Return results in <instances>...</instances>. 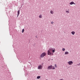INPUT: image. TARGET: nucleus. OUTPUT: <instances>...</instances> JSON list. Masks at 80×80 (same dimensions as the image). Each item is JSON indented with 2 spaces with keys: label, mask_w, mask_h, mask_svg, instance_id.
Returning <instances> with one entry per match:
<instances>
[{
  "label": "nucleus",
  "mask_w": 80,
  "mask_h": 80,
  "mask_svg": "<svg viewBox=\"0 0 80 80\" xmlns=\"http://www.w3.org/2000/svg\"><path fill=\"white\" fill-rule=\"evenodd\" d=\"M71 33L73 35H75V31H72L71 32Z\"/></svg>",
  "instance_id": "0eeeda50"
},
{
  "label": "nucleus",
  "mask_w": 80,
  "mask_h": 80,
  "mask_svg": "<svg viewBox=\"0 0 80 80\" xmlns=\"http://www.w3.org/2000/svg\"><path fill=\"white\" fill-rule=\"evenodd\" d=\"M62 51H65V49L64 48H63L62 49Z\"/></svg>",
  "instance_id": "2eb2a0df"
},
{
  "label": "nucleus",
  "mask_w": 80,
  "mask_h": 80,
  "mask_svg": "<svg viewBox=\"0 0 80 80\" xmlns=\"http://www.w3.org/2000/svg\"><path fill=\"white\" fill-rule=\"evenodd\" d=\"M77 65H78V66H79V65H80V62L79 63V64H77Z\"/></svg>",
  "instance_id": "f3484780"
},
{
  "label": "nucleus",
  "mask_w": 80,
  "mask_h": 80,
  "mask_svg": "<svg viewBox=\"0 0 80 80\" xmlns=\"http://www.w3.org/2000/svg\"><path fill=\"white\" fill-rule=\"evenodd\" d=\"M24 30H25V29H23L22 30V32L23 33V32H24Z\"/></svg>",
  "instance_id": "4468645a"
},
{
  "label": "nucleus",
  "mask_w": 80,
  "mask_h": 80,
  "mask_svg": "<svg viewBox=\"0 0 80 80\" xmlns=\"http://www.w3.org/2000/svg\"><path fill=\"white\" fill-rule=\"evenodd\" d=\"M47 68L48 70H53L55 69V68L54 67V66L52 67V65H51L48 66Z\"/></svg>",
  "instance_id": "f03ea898"
},
{
  "label": "nucleus",
  "mask_w": 80,
  "mask_h": 80,
  "mask_svg": "<svg viewBox=\"0 0 80 80\" xmlns=\"http://www.w3.org/2000/svg\"><path fill=\"white\" fill-rule=\"evenodd\" d=\"M66 13H70V12H69V9H68V11H66Z\"/></svg>",
  "instance_id": "1a4fd4ad"
},
{
  "label": "nucleus",
  "mask_w": 80,
  "mask_h": 80,
  "mask_svg": "<svg viewBox=\"0 0 80 80\" xmlns=\"http://www.w3.org/2000/svg\"><path fill=\"white\" fill-rule=\"evenodd\" d=\"M50 13L51 14H53V11H51Z\"/></svg>",
  "instance_id": "ddd939ff"
},
{
  "label": "nucleus",
  "mask_w": 80,
  "mask_h": 80,
  "mask_svg": "<svg viewBox=\"0 0 80 80\" xmlns=\"http://www.w3.org/2000/svg\"><path fill=\"white\" fill-rule=\"evenodd\" d=\"M39 18H42V15H40L39 16Z\"/></svg>",
  "instance_id": "9b49d317"
},
{
  "label": "nucleus",
  "mask_w": 80,
  "mask_h": 80,
  "mask_svg": "<svg viewBox=\"0 0 80 80\" xmlns=\"http://www.w3.org/2000/svg\"><path fill=\"white\" fill-rule=\"evenodd\" d=\"M46 55L47 53L45 52H43L40 55V58H43V57L46 56Z\"/></svg>",
  "instance_id": "7ed1b4c3"
},
{
  "label": "nucleus",
  "mask_w": 80,
  "mask_h": 80,
  "mask_svg": "<svg viewBox=\"0 0 80 80\" xmlns=\"http://www.w3.org/2000/svg\"><path fill=\"white\" fill-rule=\"evenodd\" d=\"M19 15H20V10H19L18 12L17 17H18Z\"/></svg>",
  "instance_id": "6e6552de"
},
{
  "label": "nucleus",
  "mask_w": 80,
  "mask_h": 80,
  "mask_svg": "<svg viewBox=\"0 0 80 80\" xmlns=\"http://www.w3.org/2000/svg\"><path fill=\"white\" fill-rule=\"evenodd\" d=\"M69 4H70V5H73V4H74V5H76V4L74 3V2H71Z\"/></svg>",
  "instance_id": "39448f33"
},
{
  "label": "nucleus",
  "mask_w": 80,
  "mask_h": 80,
  "mask_svg": "<svg viewBox=\"0 0 80 80\" xmlns=\"http://www.w3.org/2000/svg\"><path fill=\"white\" fill-rule=\"evenodd\" d=\"M51 23H52V24H53V22H51Z\"/></svg>",
  "instance_id": "a211bd4d"
},
{
  "label": "nucleus",
  "mask_w": 80,
  "mask_h": 80,
  "mask_svg": "<svg viewBox=\"0 0 80 80\" xmlns=\"http://www.w3.org/2000/svg\"><path fill=\"white\" fill-rule=\"evenodd\" d=\"M68 53H69L68 52H66L65 53V55H67V54H68Z\"/></svg>",
  "instance_id": "9d476101"
},
{
  "label": "nucleus",
  "mask_w": 80,
  "mask_h": 80,
  "mask_svg": "<svg viewBox=\"0 0 80 80\" xmlns=\"http://www.w3.org/2000/svg\"><path fill=\"white\" fill-rule=\"evenodd\" d=\"M55 67L56 68H57V65H56V64H55Z\"/></svg>",
  "instance_id": "dca6fc26"
},
{
  "label": "nucleus",
  "mask_w": 80,
  "mask_h": 80,
  "mask_svg": "<svg viewBox=\"0 0 80 80\" xmlns=\"http://www.w3.org/2000/svg\"><path fill=\"white\" fill-rule=\"evenodd\" d=\"M55 50V48H50L48 52V55H53V53L51 52H52L53 53H54Z\"/></svg>",
  "instance_id": "f257e3e1"
},
{
  "label": "nucleus",
  "mask_w": 80,
  "mask_h": 80,
  "mask_svg": "<svg viewBox=\"0 0 80 80\" xmlns=\"http://www.w3.org/2000/svg\"><path fill=\"white\" fill-rule=\"evenodd\" d=\"M68 63L69 65H71L73 64V62L72 61H69L68 62Z\"/></svg>",
  "instance_id": "20e7f679"
},
{
  "label": "nucleus",
  "mask_w": 80,
  "mask_h": 80,
  "mask_svg": "<svg viewBox=\"0 0 80 80\" xmlns=\"http://www.w3.org/2000/svg\"><path fill=\"white\" fill-rule=\"evenodd\" d=\"M42 65H40L38 67V69H42Z\"/></svg>",
  "instance_id": "423d86ee"
},
{
  "label": "nucleus",
  "mask_w": 80,
  "mask_h": 80,
  "mask_svg": "<svg viewBox=\"0 0 80 80\" xmlns=\"http://www.w3.org/2000/svg\"><path fill=\"white\" fill-rule=\"evenodd\" d=\"M41 77L40 76H38L37 77V79H39V78H40Z\"/></svg>",
  "instance_id": "f8f14e48"
}]
</instances>
